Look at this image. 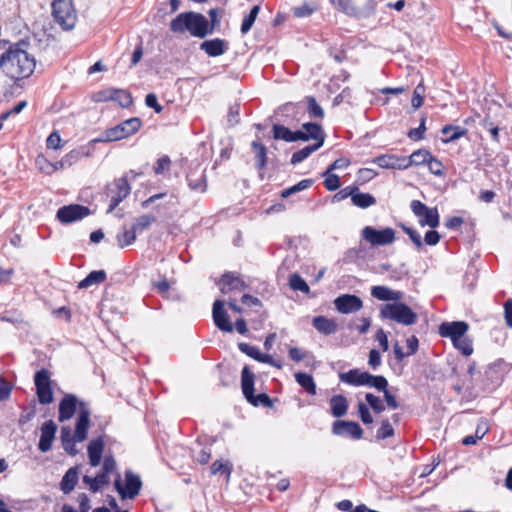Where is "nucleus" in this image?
Here are the masks:
<instances>
[{
  "label": "nucleus",
  "instance_id": "nucleus-1",
  "mask_svg": "<svg viewBox=\"0 0 512 512\" xmlns=\"http://www.w3.org/2000/svg\"><path fill=\"white\" fill-rule=\"evenodd\" d=\"M36 60L20 44L10 46L0 56V70L12 80L28 78L35 69Z\"/></svg>",
  "mask_w": 512,
  "mask_h": 512
},
{
  "label": "nucleus",
  "instance_id": "nucleus-2",
  "mask_svg": "<svg viewBox=\"0 0 512 512\" xmlns=\"http://www.w3.org/2000/svg\"><path fill=\"white\" fill-rule=\"evenodd\" d=\"M170 29L174 33L189 32L194 37L204 38L209 33V23L201 14L184 12L171 21Z\"/></svg>",
  "mask_w": 512,
  "mask_h": 512
},
{
  "label": "nucleus",
  "instance_id": "nucleus-3",
  "mask_svg": "<svg viewBox=\"0 0 512 512\" xmlns=\"http://www.w3.org/2000/svg\"><path fill=\"white\" fill-rule=\"evenodd\" d=\"M379 316L382 319L392 320L405 326L415 324L418 319L417 314L401 300L382 305L379 310Z\"/></svg>",
  "mask_w": 512,
  "mask_h": 512
},
{
  "label": "nucleus",
  "instance_id": "nucleus-4",
  "mask_svg": "<svg viewBox=\"0 0 512 512\" xmlns=\"http://www.w3.org/2000/svg\"><path fill=\"white\" fill-rule=\"evenodd\" d=\"M140 127L141 120L139 118H130L114 127L105 130L100 137L91 140V143L118 141L135 134L140 129Z\"/></svg>",
  "mask_w": 512,
  "mask_h": 512
},
{
  "label": "nucleus",
  "instance_id": "nucleus-5",
  "mask_svg": "<svg viewBox=\"0 0 512 512\" xmlns=\"http://www.w3.org/2000/svg\"><path fill=\"white\" fill-rule=\"evenodd\" d=\"M52 16L63 30H71L74 28L77 15L71 0H55L52 3Z\"/></svg>",
  "mask_w": 512,
  "mask_h": 512
},
{
  "label": "nucleus",
  "instance_id": "nucleus-6",
  "mask_svg": "<svg viewBox=\"0 0 512 512\" xmlns=\"http://www.w3.org/2000/svg\"><path fill=\"white\" fill-rule=\"evenodd\" d=\"M241 387L245 398L252 405H263L265 407L271 406V399L267 394L262 393L257 396L254 395V374L250 371L248 366H245L242 369Z\"/></svg>",
  "mask_w": 512,
  "mask_h": 512
},
{
  "label": "nucleus",
  "instance_id": "nucleus-7",
  "mask_svg": "<svg viewBox=\"0 0 512 512\" xmlns=\"http://www.w3.org/2000/svg\"><path fill=\"white\" fill-rule=\"evenodd\" d=\"M410 208L414 215L418 218L420 226H429L435 229L440 224V216L436 207H428L419 200L411 201Z\"/></svg>",
  "mask_w": 512,
  "mask_h": 512
},
{
  "label": "nucleus",
  "instance_id": "nucleus-8",
  "mask_svg": "<svg viewBox=\"0 0 512 512\" xmlns=\"http://www.w3.org/2000/svg\"><path fill=\"white\" fill-rule=\"evenodd\" d=\"M142 481L140 477L128 470L125 472V484L122 485L121 477L118 474L115 479V489L121 499H134L140 492Z\"/></svg>",
  "mask_w": 512,
  "mask_h": 512
},
{
  "label": "nucleus",
  "instance_id": "nucleus-9",
  "mask_svg": "<svg viewBox=\"0 0 512 512\" xmlns=\"http://www.w3.org/2000/svg\"><path fill=\"white\" fill-rule=\"evenodd\" d=\"M361 236L372 246H385L395 241V230L391 227L378 230L371 226H365L361 231Z\"/></svg>",
  "mask_w": 512,
  "mask_h": 512
},
{
  "label": "nucleus",
  "instance_id": "nucleus-10",
  "mask_svg": "<svg viewBox=\"0 0 512 512\" xmlns=\"http://www.w3.org/2000/svg\"><path fill=\"white\" fill-rule=\"evenodd\" d=\"M34 383L39 403L43 405L51 404L54 400V395L49 372L46 369L36 372Z\"/></svg>",
  "mask_w": 512,
  "mask_h": 512
},
{
  "label": "nucleus",
  "instance_id": "nucleus-11",
  "mask_svg": "<svg viewBox=\"0 0 512 512\" xmlns=\"http://www.w3.org/2000/svg\"><path fill=\"white\" fill-rule=\"evenodd\" d=\"M130 191L131 187L127 177L115 179L114 182L108 186L107 195L110 197V205L107 212H112L130 194Z\"/></svg>",
  "mask_w": 512,
  "mask_h": 512
},
{
  "label": "nucleus",
  "instance_id": "nucleus-12",
  "mask_svg": "<svg viewBox=\"0 0 512 512\" xmlns=\"http://www.w3.org/2000/svg\"><path fill=\"white\" fill-rule=\"evenodd\" d=\"M90 214L86 206L71 204L58 209L56 217L62 224H70L79 221Z\"/></svg>",
  "mask_w": 512,
  "mask_h": 512
},
{
  "label": "nucleus",
  "instance_id": "nucleus-13",
  "mask_svg": "<svg viewBox=\"0 0 512 512\" xmlns=\"http://www.w3.org/2000/svg\"><path fill=\"white\" fill-rule=\"evenodd\" d=\"M335 309L341 314H351L363 308V301L353 294H342L333 301Z\"/></svg>",
  "mask_w": 512,
  "mask_h": 512
},
{
  "label": "nucleus",
  "instance_id": "nucleus-14",
  "mask_svg": "<svg viewBox=\"0 0 512 512\" xmlns=\"http://www.w3.org/2000/svg\"><path fill=\"white\" fill-rule=\"evenodd\" d=\"M187 184L189 188L197 193H204L207 190V179L205 169L199 164L194 168H190L186 176Z\"/></svg>",
  "mask_w": 512,
  "mask_h": 512
},
{
  "label": "nucleus",
  "instance_id": "nucleus-15",
  "mask_svg": "<svg viewBox=\"0 0 512 512\" xmlns=\"http://www.w3.org/2000/svg\"><path fill=\"white\" fill-rule=\"evenodd\" d=\"M90 427V411L86 404L79 402V414L75 426L74 437L77 442H83L87 438V432Z\"/></svg>",
  "mask_w": 512,
  "mask_h": 512
},
{
  "label": "nucleus",
  "instance_id": "nucleus-16",
  "mask_svg": "<svg viewBox=\"0 0 512 512\" xmlns=\"http://www.w3.org/2000/svg\"><path fill=\"white\" fill-rule=\"evenodd\" d=\"M212 317L216 327L223 332H232L234 327L227 312L224 309V302L216 300L213 304Z\"/></svg>",
  "mask_w": 512,
  "mask_h": 512
},
{
  "label": "nucleus",
  "instance_id": "nucleus-17",
  "mask_svg": "<svg viewBox=\"0 0 512 512\" xmlns=\"http://www.w3.org/2000/svg\"><path fill=\"white\" fill-rule=\"evenodd\" d=\"M468 324L464 321L444 322L439 326V334L452 340L463 337L468 331Z\"/></svg>",
  "mask_w": 512,
  "mask_h": 512
},
{
  "label": "nucleus",
  "instance_id": "nucleus-18",
  "mask_svg": "<svg viewBox=\"0 0 512 512\" xmlns=\"http://www.w3.org/2000/svg\"><path fill=\"white\" fill-rule=\"evenodd\" d=\"M371 296L379 301L393 303L400 301L404 297V293L399 290H394L388 286L384 285H376L373 286L370 290Z\"/></svg>",
  "mask_w": 512,
  "mask_h": 512
},
{
  "label": "nucleus",
  "instance_id": "nucleus-19",
  "mask_svg": "<svg viewBox=\"0 0 512 512\" xmlns=\"http://www.w3.org/2000/svg\"><path fill=\"white\" fill-rule=\"evenodd\" d=\"M99 101H116L121 107H128L132 103V97L130 93L125 90L119 89H106L97 94Z\"/></svg>",
  "mask_w": 512,
  "mask_h": 512
},
{
  "label": "nucleus",
  "instance_id": "nucleus-20",
  "mask_svg": "<svg viewBox=\"0 0 512 512\" xmlns=\"http://www.w3.org/2000/svg\"><path fill=\"white\" fill-rule=\"evenodd\" d=\"M332 432L335 435H343L346 433L354 439H360L363 435V430L360 425L353 421H335L332 425Z\"/></svg>",
  "mask_w": 512,
  "mask_h": 512
},
{
  "label": "nucleus",
  "instance_id": "nucleus-21",
  "mask_svg": "<svg viewBox=\"0 0 512 512\" xmlns=\"http://www.w3.org/2000/svg\"><path fill=\"white\" fill-rule=\"evenodd\" d=\"M57 431L56 424L52 421H46L41 427V436L38 448L41 452H48L52 448L55 434Z\"/></svg>",
  "mask_w": 512,
  "mask_h": 512
},
{
  "label": "nucleus",
  "instance_id": "nucleus-22",
  "mask_svg": "<svg viewBox=\"0 0 512 512\" xmlns=\"http://www.w3.org/2000/svg\"><path fill=\"white\" fill-rule=\"evenodd\" d=\"M406 157L394 154H385L376 157L373 162L384 169L404 170L406 165Z\"/></svg>",
  "mask_w": 512,
  "mask_h": 512
},
{
  "label": "nucleus",
  "instance_id": "nucleus-23",
  "mask_svg": "<svg viewBox=\"0 0 512 512\" xmlns=\"http://www.w3.org/2000/svg\"><path fill=\"white\" fill-rule=\"evenodd\" d=\"M77 398L72 394H66L59 403V421L65 422L73 417L77 408Z\"/></svg>",
  "mask_w": 512,
  "mask_h": 512
},
{
  "label": "nucleus",
  "instance_id": "nucleus-24",
  "mask_svg": "<svg viewBox=\"0 0 512 512\" xmlns=\"http://www.w3.org/2000/svg\"><path fill=\"white\" fill-rule=\"evenodd\" d=\"M298 135H302L303 138L299 140L308 141L309 139L316 140L317 142L324 143L325 134L321 126L317 123H304L301 130H297Z\"/></svg>",
  "mask_w": 512,
  "mask_h": 512
},
{
  "label": "nucleus",
  "instance_id": "nucleus-25",
  "mask_svg": "<svg viewBox=\"0 0 512 512\" xmlns=\"http://www.w3.org/2000/svg\"><path fill=\"white\" fill-rule=\"evenodd\" d=\"M200 49L210 57L223 55L228 49V43L220 38L206 40L201 43Z\"/></svg>",
  "mask_w": 512,
  "mask_h": 512
},
{
  "label": "nucleus",
  "instance_id": "nucleus-26",
  "mask_svg": "<svg viewBox=\"0 0 512 512\" xmlns=\"http://www.w3.org/2000/svg\"><path fill=\"white\" fill-rule=\"evenodd\" d=\"M246 287L244 281L232 273H226L220 280V290L223 294L232 291H242Z\"/></svg>",
  "mask_w": 512,
  "mask_h": 512
},
{
  "label": "nucleus",
  "instance_id": "nucleus-27",
  "mask_svg": "<svg viewBox=\"0 0 512 512\" xmlns=\"http://www.w3.org/2000/svg\"><path fill=\"white\" fill-rule=\"evenodd\" d=\"M313 327L321 334L330 335L337 331L338 325L334 319L316 316L312 320Z\"/></svg>",
  "mask_w": 512,
  "mask_h": 512
},
{
  "label": "nucleus",
  "instance_id": "nucleus-28",
  "mask_svg": "<svg viewBox=\"0 0 512 512\" xmlns=\"http://www.w3.org/2000/svg\"><path fill=\"white\" fill-rule=\"evenodd\" d=\"M103 449H104V441L101 437L94 439L89 443L87 450H88L89 463L91 466L96 467L100 464Z\"/></svg>",
  "mask_w": 512,
  "mask_h": 512
},
{
  "label": "nucleus",
  "instance_id": "nucleus-29",
  "mask_svg": "<svg viewBox=\"0 0 512 512\" xmlns=\"http://www.w3.org/2000/svg\"><path fill=\"white\" fill-rule=\"evenodd\" d=\"M331 414L334 417H342L347 413L348 401L343 395H334L330 399Z\"/></svg>",
  "mask_w": 512,
  "mask_h": 512
},
{
  "label": "nucleus",
  "instance_id": "nucleus-30",
  "mask_svg": "<svg viewBox=\"0 0 512 512\" xmlns=\"http://www.w3.org/2000/svg\"><path fill=\"white\" fill-rule=\"evenodd\" d=\"M109 481V476L103 472L95 477H90L88 475L83 477V482L87 484L89 489L94 493L100 491L105 485H108Z\"/></svg>",
  "mask_w": 512,
  "mask_h": 512
},
{
  "label": "nucleus",
  "instance_id": "nucleus-31",
  "mask_svg": "<svg viewBox=\"0 0 512 512\" xmlns=\"http://www.w3.org/2000/svg\"><path fill=\"white\" fill-rule=\"evenodd\" d=\"M78 481V470L76 467L70 468L65 475L63 476L60 488L63 491V493L68 494L70 493Z\"/></svg>",
  "mask_w": 512,
  "mask_h": 512
},
{
  "label": "nucleus",
  "instance_id": "nucleus-32",
  "mask_svg": "<svg viewBox=\"0 0 512 512\" xmlns=\"http://www.w3.org/2000/svg\"><path fill=\"white\" fill-rule=\"evenodd\" d=\"M273 136L275 139H281L286 142L298 141L299 138H303L302 135H298L297 131L293 132L285 126L275 124L273 126Z\"/></svg>",
  "mask_w": 512,
  "mask_h": 512
},
{
  "label": "nucleus",
  "instance_id": "nucleus-33",
  "mask_svg": "<svg viewBox=\"0 0 512 512\" xmlns=\"http://www.w3.org/2000/svg\"><path fill=\"white\" fill-rule=\"evenodd\" d=\"M366 372H362L358 369H352L348 372L341 373L339 378L342 382L353 385V386H362L363 378L365 377Z\"/></svg>",
  "mask_w": 512,
  "mask_h": 512
},
{
  "label": "nucleus",
  "instance_id": "nucleus-34",
  "mask_svg": "<svg viewBox=\"0 0 512 512\" xmlns=\"http://www.w3.org/2000/svg\"><path fill=\"white\" fill-rule=\"evenodd\" d=\"M352 203L359 208L365 209L374 205L376 203V199L369 193H362L357 190L352 194Z\"/></svg>",
  "mask_w": 512,
  "mask_h": 512
},
{
  "label": "nucleus",
  "instance_id": "nucleus-35",
  "mask_svg": "<svg viewBox=\"0 0 512 512\" xmlns=\"http://www.w3.org/2000/svg\"><path fill=\"white\" fill-rule=\"evenodd\" d=\"M106 279V273L104 270H96L90 272L86 278L79 282L78 288H88L94 284H100Z\"/></svg>",
  "mask_w": 512,
  "mask_h": 512
},
{
  "label": "nucleus",
  "instance_id": "nucleus-36",
  "mask_svg": "<svg viewBox=\"0 0 512 512\" xmlns=\"http://www.w3.org/2000/svg\"><path fill=\"white\" fill-rule=\"evenodd\" d=\"M297 383L304 388L310 395L316 394V384L310 374L298 372L295 374Z\"/></svg>",
  "mask_w": 512,
  "mask_h": 512
},
{
  "label": "nucleus",
  "instance_id": "nucleus-37",
  "mask_svg": "<svg viewBox=\"0 0 512 512\" xmlns=\"http://www.w3.org/2000/svg\"><path fill=\"white\" fill-rule=\"evenodd\" d=\"M75 441V437L71 436L70 428L63 427L61 429V442L63 449L70 455H75L77 453V450L75 449Z\"/></svg>",
  "mask_w": 512,
  "mask_h": 512
},
{
  "label": "nucleus",
  "instance_id": "nucleus-38",
  "mask_svg": "<svg viewBox=\"0 0 512 512\" xmlns=\"http://www.w3.org/2000/svg\"><path fill=\"white\" fill-rule=\"evenodd\" d=\"M430 153L427 150H417L413 152L409 157H406L405 169L411 165H421L427 163L430 159Z\"/></svg>",
  "mask_w": 512,
  "mask_h": 512
},
{
  "label": "nucleus",
  "instance_id": "nucleus-39",
  "mask_svg": "<svg viewBox=\"0 0 512 512\" xmlns=\"http://www.w3.org/2000/svg\"><path fill=\"white\" fill-rule=\"evenodd\" d=\"M322 146V142H317L314 145H308L299 151L295 152L291 157V163L297 164L305 160L311 153L316 151Z\"/></svg>",
  "mask_w": 512,
  "mask_h": 512
},
{
  "label": "nucleus",
  "instance_id": "nucleus-40",
  "mask_svg": "<svg viewBox=\"0 0 512 512\" xmlns=\"http://www.w3.org/2000/svg\"><path fill=\"white\" fill-rule=\"evenodd\" d=\"M252 149L255 153V157H256V166L259 168V169H262L265 167L266 165V162H267V150H266V147L257 142V141H254L252 142Z\"/></svg>",
  "mask_w": 512,
  "mask_h": 512
},
{
  "label": "nucleus",
  "instance_id": "nucleus-41",
  "mask_svg": "<svg viewBox=\"0 0 512 512\" xmlns=\"http://www.w3.org/2000/svg\"><path fill=\"white\" fill-rule=\"evenodd\" d=\"M305 102L307 105V111L310 117L312 118H319L322 119L324 117V110L322 107L317 103L315 97L313 96H307L305 98Z\"/></svg>",
  "mask_w": 512,
  "mask_h": 512
},
{
  "label": "nucleus",
  "instance_id": "nucleus-42",
  "mask_svg": "<svg viewBox=\"0 0 512 512\" xmlns=\"http://www.w3.org/2000/svg\"><path fill=\"white\" fill-rule=\"evenodd\" d=\"M136 233L133 227L130 229L124 228L123 231L117 235L118 245L123 248L133 244L136 240Z\"/></svg>",
  "mask_w": 512,
  "mask_h": 512
},
{
  "label": "nucleus",
  "instance_id": "nucleus-43",
  "mask_svg": "<svg viewBox=\"0 0 512 512\" xmlns=\"http://www.w3.org/2000/svg\"><path fill=\"white\" fill-rule=\"evenodd\" d=\"M289 286L294 291H301L305 294H308L310 292V288L306 281L297 273L290 275Z\"/></svg>",
  "mask_w": 512,
  "mask_h": 512
},
{
  "label": "nucleus",
  "instance_id": "nucleus-44",
  "mask_svg": "<svg viewBox=\"0 0 512 512\" xmlns=\"http://www.w3.org/2000/svg\"><path fill=\"white\" fill-rule=\"evenodd\" d=\"M330 2L337 6L339 10L344 12L347 15L351 16H359L360 12L354 6L353 0H330Z\"/></svg>",
  "mask_w": 512,
  "mask_h": 512
},
{
  "label": "nucleus",
  "instance_id": "nucleus-45",
  "mask_svg": "<svg viewBox=\"0 0 512 512\" xmlns=\"http://www.w3.org/2000/svg\"><path fill=\"white\" fill-rule=\"evenodd\" d=\"M260 11V7L258 5H255L249 12L247 16L244 17L242 24H241V33L247 34L250 29L252 28L258 14Z\"/></svg>",
  "mask_w": 512,
  "mask_h": 512
},
{
  "label": "nucleus",
  "instance_id": "nucleus-46",
  "mask_svg": "<svg viewBox=\"0 0 512 512\" xmlns=\"http://www.w3.org/2000/svg\"><path fill=\"white\" fill-rule=\"evenodd\" d=\"M313 184V180L312 179H304V180H301L300 182H298L297 184L289 187V188H286L284 189L282 192H281V197L282 198H288L289 196L297 193V192H300V191H303L305 189H308L311 185Z\"/></svg>",
  "mask_w": 512,
  "mask_h": 512
},
{
  "label": "nucleus",
  "instance_id": "nucleus-47",
  "mask_svg": "<svg viewBox=\"0 0 512 512\" xmlns=\"http://www.w3.org/2000/svg\"><path fill=\"white\" fill-rule=\"evenodd\" d=\"M442 134L447 136L445 142H452L465 134V130L459 126L446 125L441 130Z\"/></svg>",
  "mask_w": 512,
  "mask_h": 512
},
{
  "label": "nucleus",
  "instance_id": "nucleus-48",
  "mask_svg": "<svg viewBox=\"0 0 512 512\" xmlns=\"http://www.w3.org/2000/svg\"><path fill=\"white\" fill-rule=\"evenodd\" d=\"M453 344L455 348L461 351V353L465 356H469L473 352L472 342L470 339L465 337V335L459 339L454 340Z\"/></svg>",
  "mask_w": 512,
  "mask_h": 512
},
{
  "label": "nucleus",
  "instance_id": "nucleus-49",
  "mask_svg": "<svg viewBox=\"0 0 512 512\" xmlns=\"http://www.w3.org/2000/svg\"><path fill=\"white\" fill-rule=\"evenodd\" d=\"M323 176L325 177L324 185L328 191H335L340 187V178L338 175L333 174L331 171L327 170Z\"/></svg>",
  "mask_w": 512,
  "mask_h": 512
},
{
  "label": "nucleus",
  "instance_id": "nucleus-50",
  "mask_svg": "<svg viewBox=\"0 0 512 512\" xmlns=\"http://www.w3.org/2000/svg\"><path fill=\"white\" fill-rule=\"evenodd\" d=\"M154 221L155 218L153 216L142 215L134 221L132 227L136 232H142L143 230L147 229Z\"/></svg>",
  "mask_w": 512,
  "mask_h": 512
},
{
  "label": "nucleus",
  "instance_id": "nucleus-51",
  "mask_svg": "<svg viewBox=\"0 0 512 512\" xmlns=\"http://www.w3.org/2000/svg\"><path fill=\"white\" fill-rule=\"evenodd\" d=\"M170 166H171V160L170 158L165 155V156H162L160 157L155 166H154V173L156 175H163L165 174L167 171L170 170Z\"/></svg>",
  "mask_w": 512,
  "mask_h": 512
},
{
  "label": "nucleus",
  "instance_id": "nucleus-52",
  "mask_svg": "<svg viewBox=\"0 0 512 512\" xmlns=\"http://www.w3.org/2000/svg\"><path fill=\"white\" fill-rule=\"evenodd\" d=\"M238 348L242 353L255 359L256 361H258L261 357V352L256 346L250 345L248 343H239Z\"/></svg>",
  "mask_w": 512,
  "mask_h": 512
},
{
  "label": "nucleus",
  "instance_id": "nucleus-53",
  "mask_svg": "<svg viewBox=\"0 0 512 512\" xmlns=\"http://www.w3.org/2000/svg\"><path fill=\"white\" fill-rule=\"evenodd\" d=\"M394 435V429L390 424L389 420H382L381 426L377 431L376 437L377 439H386L392 437Z\"/></svg>",
  "mask_w": 512,
  "mask_h": 512
},
{
  "label": "nucleus",
  "instance_id": "nucleus-54",
  "mask_svg": "<svg viewBox=\"0 0 512 512\" xmlns=\"http://www.w3.org/2000/svg\"><path fill=\"white\" fill-rule=\"evenodd\" d=\"M211 474L212 475H215L219 472H223L227 475V477L229 478L230 475H231V472H232V465L229 463V462H226V463H223L219 460H216L212 465H211Z\"/></svg>",
  "mask_w": 512,
  "mask_h": 512
},
{
  "label": "nucleus",
  "instance_id": "nucleus-55",
  "mask_svg": "<svg viewBox=\"0 0 512 512\" xmlns=\"http://www.w3.org/2000/svg\"><path fill=\"white\" fill-rule=\"evenodd\" d=\"M35 164L41 172L47 175L53 174L52 162L48 161L44 156L39 155L35 160Z\"/></svg>",
  "mask_w": 512,
  "mask_h": 512
},
{
  "label": "nucleus",
  "instance_id": "nucleus-56",
  "mask_svg": "<svg viewBox=\"0 0 512 512\" xmlns=\"http://www.w3.org/2000/svg\"><path fill=\"white\" fill-rule=\"evenodd\" d=\"M365 398L368 404L376 413H381L384 411L385 407L379 397L373 395L372 393H367Z\"/></svg>",
  "mask_w": 512,
  "mask_h": 512
},
{
  "label": "nucleus",
  "instance_id": "nucleus-57",
  "mask_svg": "<svg viewBox=\"0 0 512 512\" xmlns=\"http://www.w3.org/2000/svg\"><path fill=\"white\" fill-rule=\"evenodd\" d=\"M427 165L432 174L437 176H441L443 174V164L436 158L432 157V155H430Z\"/></svg>",
  "mask_w": 512,
  "mask_h": 512
},
{
  "label": "nucleus",
  "instance_id": "nucleus-58",
  "mask_svg": "<svg viewBox=\"0 0 512 512\" xmlns=\"http://www.w3.org/2000/svg\"><path fill=\"white\" fill-rule=\"evenodd\" d=\"M402 228H403L404 232L409 236L411 241L414 243V245L418 249L422 248L423 242H422V238H421L420 234L410 227L402 226Z\"/></svg>",
  "mask_w": 512,
  "mask_h": 512
},
{
  "label": "nucleus",
  "instance_id": "nucleus-59",
  "mask_svg": "<svg viewBox=\"0 0 512 512\" xmlns=\"http://www.w3.org/2000/svg\"><path fill=\"white\" fill-rule=\"evenodd\" d=\"M315 10L316 6L303 4L301 6L295 7L293 12L296 17H306L311 15Z\"/></svg>",
  "mask_w": 512,
  "mask_h": 512
},
{
  "label": "nucleus",
  "instance_id": "nucleus-60",
  "mask_svg": "<svg viewBox=\"0 0 512 512\" xmlns=\"http://www.w3.org/2000/svg\"><path fill=\"white\" fill-rule=\"evenodd\" d=\"M46 145H47V148H49V149H54V150L60 149L62 147V145H61V137H60L59 133L56 131L52 132L46 140Z\"/></svg>",
  "mask_w": 512,
  "mask_h": 512
},
{
  "label": "nucleus",
  "instance_id": "nucleus-61",
  "mask_svg": "<svg viewBox=\"0 0 512 512\" xmlns=\"http://www.w3.org/2000/svg\"><path fill=\"white\" fill-rule=\"evenodd\" d=\"M358 413L364 424H371L373 422L369 408L362 402L358 404Z\"/></svg>",
  "mask_w": 512,
  "mask_h": 512
},
{
  "label": "nucleus",
  "instance_id": "nucleus-62",
  "mask_svg": "<svg viewBox=\"0 0 512 512\" xmlns=\"http://www.w3.org/2000/svg\"><path fill=\"white\" fill-rule=\"evenodd\" d=\"M423 92H424V87L421 84L415 88L413 97H412V101H411L414 109L420 108L421 105L423 104V96H422Z\"/></svg>",
  "mask_w": 512,
  "mask_h": 512
},
{
  "label": "nucleus",
  "instance_id": "nucleus-63",
  "mask_svg": "<svg viewBox=\"0 0 512 512\" xmlns=\"http://www.w3.org/2000/svg\"><path fill=\"white\" fill-rule=\"evenodd\" d=\"M375 339L381 346L383 351H387L389 348L388 337L383 329H379L375 334Z\"/></svg>",
  "mask_w": 512,
  "mask_h": 512
},
{
  "label": "nucleus",
  "instance_id": "nucleus-64",
  "mask_svg": "<svg viewBox=\"0 0 512 512\" xmlns=\"http://www.w3.org/2000/svg\"><path fill=\"white\" fill-rule=\"evenodd\" d=\"M504 317L507 326L512 328V299H508L504 304Z\"/></svg>",
  "mask_w": 512,
  "mask_h": 512
}]
</instances>
